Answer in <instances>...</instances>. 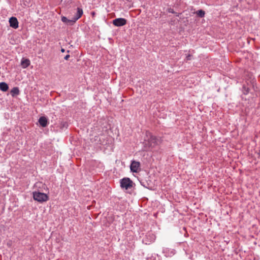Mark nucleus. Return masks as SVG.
Returning a JSON list of instances; mask_svg holds the SVG:
<instances>
[{
  "mask_svg": "<svg viewBox=\"0 0 260 260\" xmlns=\"http://www.w3.org/2000/svg\"><path fill=\"white\" fill-rule=\"evenodd\" d=\"M61 21L66 23V24H73V23H72V19H68L65 16H62L61 17Z\"/></svg>",
  "mask_w": 260,
  "mask_h": 260,
  "instance_id": "nucleus-15",
  "label": "nucleus"
},
{
  "mask_svg": "<svg viewBox=\"0 0 260 260\" xmlns=\"http://www.w3.org/2000/svg\"><path fill=\"white\" fill-rule=\"evenodd\" d=\"M248 92V89H247V90H246V93H245V94H247Z\"/></svg>",
  "mask_w": 260,
  "mask_h": 260,
  "instance_id": "nucleus-21",
  "label": "nucleus"
},
{
  "mask_svg": "<svg viewBox=\"0 0 260 260\" xmlns=\"http://www.w3.org/2000/svg\"><path fill=\"white\" fill-rule=\"evenodd\" d=\"M155 239V235L152 233H147L145 236V238L143 240V242L146 244H149L150 243L153 242Z\"/></svg>",
  "mask_w": 260,
  "mask_h": 260,
  "instance_id": "nucleus-6",
  "label": "nucleus"
},
{
  "mask_svg": "<svg viewBox=\"0 0 260 260\" xmlns=\"http://www.w3.org/2000/svg\"><path fill=\"white\" fill-rule=\"evenodd\" d=\"M61 52H64L65 51L64 49H63V48H61Z\"/></svg>",
  "mask_w": 260,
  "mask_h": 260,
  "instance_id": "nucleus-20",
  "label": "nucleus"
},
{
  "mask_svg": "<svg viewBox=\"0 0 260 260\" xmlns=\"http://www.w3.org/2000/svg\"><path fill=\"white\" fill-rule=\"evenodd\" d=\"M140 163L139 161L133 160L132 161L130 169L132 172L137 173L140 170Z\"/></svg>",
  "mask_w": 260,
  "mask_h": 260,
  "instance_id": "nucleus-4",
  "label": "nucleus"
},
{
  "mask_svg": "<svg viewBox=\"0 0 260 260\" xmlns=\"http://www.w3.org/2000/svg\"><path fill=\"white\" fill-rule=\"evenodd\" d=\"M126 20L123 18H116L113 20V24L116 26H122L125 25Z\"/></svg>",
  "mask_w": 260,
  "mask_h": 260,
  "instance_id": "nucleus-5",
  "label": "nucleus"
},
{
  "mask_svg": "<svg viewBox=\"0 0 260 260\" xmlns=\"http://www.w3.org/2000/svg\"><path fill=\"white\" fill-rule=\"evenodd\" d=\"M163 253H164L165 255L167 257L168 256H172V255H174L175 252V250L174 249H170L169 248H164L162 251Z\"/></svg>",
  "mask_w": 260,
  "mask_h": 260,
  "instance_id": "nucleus-10",
  "label": "nucleus"
},
{
  "mask_svg": "<svg viewBox=\"0 0 260 260\" xmlns=\"http://www.w3.org/2000/svg\"><path fill=\"white\" fill-rule=\"evenodd\" d=\"M38 121L40 125L43 127L47 126L49 124L47 118L45 116L40 117Z\"/></svg>",
  "mask_w": 260,
  "mask_h": 260,
  "instance_id": "nucleus-9",
  "label": "nucleus"
},
{
  "mask_svg": "<svg viewBox=\"0 0 260 260\" xmlns=\"http://www.w3.org/2000/svg\"><path fill=\"white\" fill-rule=\"evenodd\" d=\"M191 59V55L190 54H188L186 55L185 60L187 61L188 60H190Z\"/></svg>",
  "mask_w": 260,
  "mask_h": 260,
  "instance_id": "nucleus-18",
  "label": "nucleus"
},
{
  "mask_svg": "<svg viewBox=\"0 0 260 260\" xmlns=\"http://www.w3.org/2000/svg\"><path fill=\"white\" fill-rule=\"evenodd\" d=\"M33 198L35 201L40 203L46 202L49 200V197L47 194L39 191L33 192Z\"/></svg>",
  "mask_w": 260,
  "mask_h": 260,
  "instance_id": "nucleus-1",
  "label": "nucleus"
},
{
  "mask_svg": "<svg viewBox=\"0 0 260 260\" xmlns=\"http://www.w3.org/2000/svg\"><path fill=\"white\" fill-rule=\"evenodd\" d=\"M8 85L5 82L0 83V89L3 91H6L8 89Z\"/></svg>",
  "mask_w": 260,
  "mask_h": 260,
  "instance_id": "nucleus-14",
  "label": "nucleus"
},
{
  "mask_svg": "<svg viewBox=\"0 0 260 260\" xmlns=\"http://www.w3.org/2000/svg\"><path fill=\"white\" fill-rule=\"evenodd\" d=\"M83 14V10L80 8H77V12L72 19V23H74L77 20H78Z\"/></svg>",
  "mask_w": 260,
  "mask_h": 260,
  "instance_id": "nucleus-7",
  "label": "nucleus"
},
{
  "mask_svg": "<svg viewBox=\"0 0 260 260\" xmlns=\"http://www.w3.org/2000/svg\"><path fill=\"white\" fill-rule=\"evenodd\" d=\"M9 23L10 26L14 29H16L18 27V21L16 17H11L9 19Z\"/></svg>",
  "mask_w": 260,
  "mask_h": 260,
  "instance_id": "nucleus-8",
  "label": "nucleus"
},
{
  "mask_svg": "<svg viewBox=\"0 0 260 260\" xmlns=\"http://www.w3.org/2000/svg\"><path fill=\"white\" fill-rule=\"evenodd\" d=\"M70 55H69V54H68V55H66V56H64V59L65 60H68V59H69V58L70 57Z\"/></svg>",
  "mask_w": 260,
  "mask_h": 260,
  "instance_id": "nucleus-19",
  "label": "nucleus"
},
{
  "mask_svg": "<svg viewBox=\"0 0 260 260\" xmlns=\"http://www.w3.org/2000/svg\"><path fill=\"white\" fill-rule=\"evenodd\" d=\"M120 187L125 189H131L133 187L134 183L129 178H123L120 180Z\"/></svg>",
  "mask_w": 260,
  "mask_h": 260,
  "instance_id": "nucleus-2",
  "label": "nucleus"
},
{
  "mask_svg": "<svg viewBox=\"0 0 260 260\" xmlns=\"http://www.w3.org/2000/svg\"><path fill=\"white\" fill-rule=\"evenodd\" d=\"M196 13L197 14V15L201 17V18H203L205 16V12L204 11L202 10H198L197 11Z\"/></svg>",
  "mask_w": 260,
  "mask_h": 260,
  "instance_id": "nucleus-16",
  "label": "nucleus"
},
{
  "mask_svg": "<svg viewBox=\"0 0 260 260\" xmlns=\"http://www.w3.org/2000/svg\"><path fill=\"white\" fill-rule=\"evenodd\" d=\"M68 126V124L67 122L61 121L58 125L60 131H63L64 129H67Z\"/></svg>",
  "mask_w": 260,
  "mask_h": 260,
  "instance_id": "nucleus-12",
  "label": "nucleus"
},
{
  "mask_svg": "<svg viewBox=\"0 0 260 260\" xmlns=\"http://www.w3.org/2000/svg\"><path fill=\"white\" fill-rule=\"evenodd\" d=\"M168 12L171 13L175 14L177 16H179V14L175 12L173 9L170 8L168 9Z\"/></svg>",
  "mask_w": 260,
  "mask_h": 260,
  "instance_id": "nucleus-17",
  "label": "nucleus"
},
{
  "mask_svg": "<svg viewBox=\"0 0 260 260\" xmlns=\"http://www.w3.org/2000/svg\"><path fill=\"white\" fill-rule=\"evenodd\" d=\"M148 135L147 136V143H146V144L148 145L149 147H154L157 144L158 139L150 133H149Z\"/></svg>",
  "mask_w": 260,
  "mask_h": 260,
  "instance_id": "nucleus-3",
  "label": "nucleus"
},
{
  "mask_svg": "<svg viewBox=\"0 0 260 260\" xmlns=\"http://www.w3.org/2000/svg\"><path fill=\"white\" fill-rule=\"evenodd\" d=\"M30 60L28 59L22 58L21 64L23 68L25 69L30 65Z\"/></svg>",
  "mask_w": 260,
  "mask_h": 260,
  "instance_id": "nucleus-11",
  "label": "nucleus"
},
{
  "mask_svg": "<svg viewBox=\"0 0 260 260\" xmlns=\"http://www.w3.org/2000/svg\"><path fill=\"white\" fill-rule=\"evenodd\" d=\"M19 92V88L17 87L13 88L11 90V94L13 97L18 95Z\"/></svg>",
  "mask_w": 260,
  "mask_h": 260,
  "instance_id": "nucleus-13",
  "label": "nucleus"
}]
</instances>
